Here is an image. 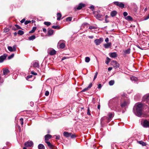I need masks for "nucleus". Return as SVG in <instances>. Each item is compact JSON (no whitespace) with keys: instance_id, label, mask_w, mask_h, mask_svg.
<instances>
[{"instance_id":"nucleus-1","label":"nucleus","mask_w":149,"mask_h":149,"mask_svg":"<svg viewBox=\"0 0 149 149\" xmlns=\"http://www.w3.org/2000/svg\"><path fill=\"white\" fill-rule=\"evenodd\" d=\"M143 104L137 103L134 105L133 111L134 114L138 117H141L142 115V111L143 109Z\"/></svg>"},{"instance_id":"nucleus-2","label":"nucleus","mask_w":149,"mask_h":149,"mask_svg":"<svg viewBox=\"0 0 149 149\" xmlns=\"http://www.w3.org/2000/svg\"><path fill=\"white\" fill-rule=\"evenodd\" d=\"M120 106L122 108L127 106L130 103V101L127 98L124 97L123 96L120 102Z\"/></svg>"},{"instance_id":"nucleus-3","label":"nucleus","mask_w":149,"mask_h":149,"mask_svg":"<svg viewBox=\"0 0 149 149\" xmlns=\"http://www.w3.org/2000/svg\"><path fill=\"white\" fill-rule=\"evenodd\" d=\"M122 97H116L110 100L109 101V104H118L120 102Z\"/></svg>"},{"instance_id":"nucleus-4","label":"nucleus","mask_w":149,"mask_h":149,"mask_svg":"<svg viewBox=\"0 0 149 149\" xmlns=\"http://www.w3.org/2000/svg\"><path fill=\"white\" fill-rule=\"evenodd\" d=\"M141 123L143 127L146 128L149 127V121L146 120H143L142 122L141 121Z\"/></svg>"},{"instance_id":"nucleus-5","label":"nucleus","mask_w":149,"mask_h":149,"mask_svg":"<svg viewBox=\"0 0 149 149\" xmlns=\"http://www.w3.org/2000/svg\"><path fill=\"white\" fill-rule=\"evenodd\" d=\"M108 117H106V118L107 120V123H109L111 120L112 118L114 116V113H108ZM104 118H105V117H104Z\"/></svg>"},{"instance_id":"nucleus-6","label":"nucleus","mask_w":149,"mask_h":149,"mask_svg":"<svg viewBox=\"0 0 149 149\" xmlns=\"http://www.w3.org/2000/svg\"><path fill=\"white\" fill-rule=\"evenodd\" d=\"M47 53L50 55L52 56L56 53V51L52 48H49L47 50Z\"/></svg>"},{"instance_id":"nucleus-7","label":"nucleus","mask_w":149,"mask_h":149,"mask_svg":"<svg viewBox=\"0 0 149 149\" xmlns=\"http://www.w3.org/2000/svg\"><path fill=\"white\" fill-rule=\"evenodd\" d=\"M103 40V39L102 38H100L99 39H96L94 40V42L95 44L97 45H99Z\"/></svg>"},{"instance_id":"nucleus-8","label":"nucleus","mask_w":149,"mask_h":149,"mask_svg":"<svg viewBox=\"0 0 149 149\" xmlns=\"http://www.w3.org/2000/svg\"><path fill=\"white\" fill-rule=\"evenodd\" d=\"M113 3L115 5L119 6L120 8H123L124 7V4L122 2H120L118 1H115L113 2Z\"/></svg>"},{"instance_id":"nucleus-9","label":"nucleus","mask_w":149,"mask_h":149,"mask_svg":"<svg viewBox=\"0 0 149 149\" xmlns=\"http://www.w3.org/2000/svg\"><path fill=\"white\" fill-rule=\"evenodd\" d=\"M143 99L145 100H144L146 102V103L148 104L149 107V94L144 96Z\"/></svg>"},{"instance_id":"nucleus-10","label":"nucleus","mask_w":149,"mask_h":149,"mask_svg":"<svg viewBox=\"0 0 149 149\" xmlns=\"http://www.w3.org/2000/svg\"><path fill=\"white\" fill-rule=\"evenodd\" d=\"M33 145V143L31 141H27L26 142L25 144L24 145L27 147H31Z\"/></svg>"},{"instance_id":"nucleus-11","label":"nucleus","mask_w":149,"mask_h":149,"mask_svg":"<svg viewBox=\"0 0 149 149\" xmlns=\"http://www.w3.org/2000/svg\"><path fill=\"white\" fill-rule=\"evenodd\" d=\"M112 63L114 67L116 68H119V64L116 61H112Z\"/></svg>"},{"instance_id":"nucleus-12","label":"nucleus","mask_w":149,"mask_h":149,"mask_svg":"<svg viewBox=\"0 0 149 149\" xmlns=\"http://www.w3.org/2000/svg\"><path fill=\"white\" fill-rule=\"evenodd\" d=\"M7 55L4 54L0 56V63L3 62V61L6 59Z\"/></svg>"},{"instance_id":"nucleus-13","label":"nucleus","mask_w":149,"mask_h":149,"mask_svg":"<svg viewBox=\"0 0 149 149\" xmlns=\"http://www.w3.org/2000/svg\"><path fill=\"white\" fill-rule=\"evenodd\" d=\"M109 54L110 56L112 58H115L117 56V54L116 52L110 53Z\"/></svg>"},{"instance_id":"nucleus-14","label":"nucleus","mask_w":149,"mask_h":149,"mask_svg":"<svg viewBox=\"0 0 149 149\" xmlns=\"http://www.w3.org/2000/svg\"><path fill=\"white\" fill-rule=\"evenodd\" d=\"M103 17V16L100 14H99L96 15V18L99 20H102L104 19Z\"/></svg>"},{"instance_id":"nucleus-15","label":"nucleus","mask_w":149,"mask_h":149,"mask_svg":"<svg viewBox=\"0 0 149 149\" xmlns=\"http://www.w3.org/2000/svg\"><path fill=\"white\" fill-rule=\"evenodd\" d=\"M85 4L82 3H79L78 6L77 7L76 9L77 10H79L81 9L83 7L85 6Z\"/></svg>"},{"instance_id":"nucleus-16","label":"nucleus","mask_w":149,"mask_h":149,"mask_svg":"<svg viewBox=\"0 0 149 149\" xmlns=\"http://www.w3.org/2000/svg\"><path fill=\"white\" fill-rule=\"evenodd\" d=\"M10 72V71L8 69H3V74L4 75H6L8 73Z\"/></svg>"},{"instance_id":"nucleus-17","label":"nucleus","mask_w":149,"mask_h":149,"mask_svg":"<svg viewBox=\"0 0 149 149\" xmlns=\"http://www.w3.org/2000/svg\"><path fill=\"white\" fill-rule=\"evenodd\" d=\"M52 136L50 134H47L45 135V141H48L49 139L51 138Z\"/></svg>"},{"instance_id":"nucleus-18","label":"nucleus","mask_w":149,"mask_h":149,"mask_svg":"<svg viewBox=\"0 0 149 149\" xmlns=\"http://www.w3.org/2000/svg\"><path fill=\"white\" fill-rule=\"evenodd\" d=\"M58 45L59 46L60 48L61 49H63L65 47V44L63 43H60V42H59L58 43Z\"/></svg>"},{"instance_id":"nucleus-19","label":"nucleus","mask_w":149,"mask_h":149,"mask_svg":"<svg viewBox=\"0 0 149 149\" xmlns=\"http://www.w3.org/2000/svg\"><path fill=\"white\" fill-rule=\"evenodd\" d=\"M33 65L34 67L36 68H38L39 67V63L36 61L33 62Z\"/></svg>"},{"instance_id":"nucleus-20","label":"nucleus","mask_w":149,"mask_h":149,"mask_svg":"<svg viewBox=\"0 0 149 149\" xmlns=\"http://www.w3.org/2000/svg\"><path fill=\"white\" fill-rule=\"evenodd\" d=\"M54 33V31L52 29H49L48 31V35L49 36H51Z\"/></svg>"},{"instance_id":"nucleus-21","label":"nucleus","mask_w":149,"mask_h":149,"mask_svg":"<svg viewBox=\"0 0 149 149\" xmlns=\"http://www.w3.org/2000/svg\"><path fill=\"white\" fill-rule=\"evenodd\" d=\"M111 42H108L107 44H104V46L105 48H108L111 46Z\"/></svg>"},{"instance_id":"nucleus-22","label":"nucleus","mask_w":149,"mask_h":149,"mask_svg":"<svg viewBox=\"0 0 149 149\" xmlns=\"http://www.w3.org/2000/svg\"><path fill=\"white\" fill-rule=\"evenodd\" d=\"M117 12L116 11H112L111 13V17H114L117 14Z\"/></svg>"},{"instance_id":"nucleus-23","label":"nucleus","mask_w":149,"mask_h":149,"mask_svg":"<svg viewBox=\"0 0 149 149\" xmlns=\"http://www.w3.org/2000/svg\"><path fill=\"white\" fill-rule=\"evenodd\" d=\"M70 133H69L66 132H64L63 133L64 135L67 137H70Z\"/></svg>"},{"instance_id":"nucleus-24","label":"nucleus","mask_w":149,"mask_h":149,"mask_svg":"<svg viewBox=\"0 0 149 149\" xmlns=\"http://www.w3.org/2000/svg\"><path fill=\"white\" fill-rule=\"evenodd\" d=\"M61 16V13H57V20H60Z\"/></svg>"},{"instance_id":"nucleus-25","label":"nucleus","mask_w":149,"mask_h":149,"mask_svg":"<svg viewBox=\"0 0 149 149\" xmlns=\"http://www.w3.org/2000/svg\"><path fill=\"white\" fill-rule=\"evenodd\" d=\"M38 149H45V147L42 144H40L38 146Z\"/></svg>"},{"instance_id":"nucleus-26","label":"nucleus","mask_w":149,"mask_h":149,"mask_svg":"<svg viewBox=\"0 0 149 149\" xmlns=\"http://www.w3.org/2000/svg\"><path fill=\"white\" fill-rule=\"evenodd\" d=\"M131 80L132 81H137V78L134 76H132L130 78Z\"/></svg>"},{"instance_id":"nucleus-27","label":"nucleus","mask_w":149,"mask_h":149,"mask_svg":"<svg viewBox=\"0 0 149 149\" xmlns=\"http://www.w3.org/2000/svg\"><path fill=\"white\" fill-rule=\"evenodd\" d=\"M137 142L142 146H146V143L142 141H138Z\"/></svg>"},{"instance_id":"nucleus-28","label":"nucleus","mask_w":149,"mask_h":149,"mask_svg":"<svg viewBox=\"0 0 149 149\" xmlns=\"http://www.w3.org/2000/svg\"><path fill=\"white\" fill-rule=\"evenodd\" d=\"M15 26L16 28H15L14 27H13V29L14 30H15L16 29H21V28L17 24H15Z\"/></svg>"},{"instance_id":"nucleus-29","label":"nucleus","mask_w":149,"mask_h":149,"mask_svg":"<svg viewBox=\"0 0 149 149\" xmlns=\"http://www.w3.org/2000/svg\"><path fill=\"white\" fill-rule=\"evenodd\" d=\"M36 38V36L35 35H32L28 38L29 40H33Z\"/></svg>"},{"instance_id":"nucleus-30","label":"nucleus","mask_w":149,"mask_h":149,"mask_svg":"<svg viewBox=\"0 0 149 149\" xmlns=\"http://www.w3.org/2000/svg\"><path fill=\"white\" fill-rule=\"evenodd\" d=\"M17 34L20 35H22L24 34V32L22 30H19L18 31Z\"/></svg>"},{"instance_id":"nucleus-31","label":"nucleus","mask_w":149,"mask_h":149,"mask_svg":"<svg viewBox=\"0 0 149 149\" xmlns=\"http://www.w3.org/2000/svg\"><path fill=\"white\" fill-rule=\"evenodd\" d=\"M36 27H33L32 30L29 31V33H32L34 32L36 30Z\"/></svg>"},{"instance_id":"nucleus-32","label":"nucleus","mask_w":149,"mask_h":149,"mask_svg":"<svg viewBox=\"0 0 149 149\" xmlns=\"http://www.w3.org/2000/svg\"><path fill=\"white\" fill-rule=\"evenodd\" d=\"M125 18L129 21H131L132 19V18L130 16H127Z\"/></svg>"},{"instance_id":"nucleus-33","label":"nucleus","mask_w":149,"mask_h":149,"mask_svg":"<svg viewBox=\"0 0 149 149\" xmlns=\"http://www.w3.org/2000/svg\"><path fill=\"white\" fill-rule=\"evenodd\" d=\"M45 142L46 143H47V144L48 146H49V147L50 148L52 147V145L50 142L48 141H45Z\"/></svg>"},{"instance_id":"nucleus-34","label":"nucleus","mask_w":149,"mask_h":149,"mask_svg":"<svg viewBox=\"0 0 149 149\" xmlns=\"http://www.w3.org/2000/svg\"><path fill=\"white\" fill-rule=\"evenodd\" d=\"M90 60V58L89 57H87L85 58V61L86 63H88Z\"/></svg>"},{"instance_id":"nucleus-35","label":"nucleus","mask_w":149,"mask_h":149,"mask_svg":"<svg viewBox=\"0 0 149 149\" xmlns=\"http://www.w3.org/2000/svg\"><path fill=\"white\" fill-rule=\"evenodd\" d=\"M44 24L45 25H46L47 26H48L51 24V23L49 22H44Z\"/></svg>"},{"instance_id":"nucleus-36","label":"nucleus","mask_w":149,"mask_h":149,"mask_svg":"<svg viewBox=\"0 0 149 149\" xmlns=\"http://www.w3.org/2000/svg\"><path fill=\"white\" fill-rule=\"evenodd\" d=\"M8 50L10 52H13L14 51L13 50V47L11 46H8Z\"/></svg>"},{"instance_id":"nucleus-37","label":"nucleus","mask_w":149,"mask_h":149,"mask_svg":"<svg viewBox=\"0 0 149 149\" xmlns=\"http://www.w3.org/2000/svg\"><path fill=\"white\" fill-rule=\"evenodd\" d=\"M114 82L113 80H111L109 82V84L110 86L113 85L114 84Z\"/></svg>"},{"instance_id":"nucleus-38","label":"nucleus","mask_w":149,"mask_h":149,"mask_svg":"<svg viewBox=\"0 0 149 149\" xmlns=\"http://www.w3.org/2000/svg\"><path fill=\"white\" fill-rule=\"evenodd\" d=\"M110 59L108 57H107V60L105 61L106 63L107 64H108L110 62Z\"/></svg>"},{"instance_id":"nucleus-39","label":"nucleus","mask_w":149,"mask_h":149,"mask_svg":"<svg viewBox=\"0 0 149 149\" xmlns=\"http://www.w3.org/2000/svg\"><path fill=\"white\" fill-rule=\"evenodd\" d=\"M70 137L72 139L76 137V136L74 134H72L71 133H70Z\"/></svg>"},{"instance_id":"nucleus-40","label":"nucleus","mask_w":149,"mask_h":149,"mask_svg":"<svg viewBox=\"0 0 149 149\" xmlns=\"http://www.w3.org/2000/svg\"><path fill=\"white\" fill-rule=\"evenodd\" d=\"M125 52L126 54H129L130 53V49H127V50H126Z\"/></svg>"},{"instance_id":"nucleus-41","label":"nucleus","mask_w":149,"mask_h":149,"mask_svg":"<svg viewBox=\"0 0 149 149\" xmlns=\"http://www.w3.org/2000/svg\"><path fill=\"white\" fill-rule=\"evenodd\" d=\"M19 121L21 125H23V118H21L19 120Z\"/></svg>"},{"instance_id":"nucleus-42","label":"nucleus","mask_w":149,"mask_h":149,"mask_svg":"<svg viewBox=\"0 0 149 149\" xmlns=\"http://www.w3.org/2000/svg\"><path fill=\"white\" fill-rule=\"evenodd\" d=\"M97 74H98V72H96L95 74V75H94V77L93 81L96 78Z\"/></svg>"},{"instance_id":"nucleus-43","label":"nucleus","mask_w":149,"mask_h":149,"mask_svg":"<svg viewBox=\"0 0 149 149\" xmlns=\"http://www.w3.org/2000/svg\"><path fill=\"white\" fill-rule=\"evenodd\" d=\"M14 56V54H12L10 56H8V59H10L12 58H13Z\"/></svg>"},{"instance_id":"nucleus-44","label":"nucleus","mask_w":149,"mask_h":149,"mask_svg":"<svg viewBox=\"0 0 149 149\" xmlns=\"http://www.w3.org/2000/svg\"><path fill=\"white\" fill-rule=\"evenodd\" d=\"M72 18L71 17H69L66 18V20L67 21H70L72 20Z\"/></svg>"},{"instance_id":"nucleus-45","label":"nucleus","mask_w":149,"mask_h":149,"mask_svg":"<svg viewBox=\"0 0 149 149\" xmlns=\"http://www.w3.org/2000/svg\"><path fill=\"white\" fill-rule=\"evenodd\" d=\"M52 28L54 29H59V27L58 26H52Z\"/></svg>"},{"instance_id":"nucleus-46","label":"nucleus","mask_w":149,"mask_h":149,"mask_svg":"<svg viewBox=\"0 0 149 149\" xmlns=\"http://www.w3.org/2000/svg\"><path fill=\"white\" fill-rule=\"evenodd\" d=\"M31 22V21L30 20H26L24 22V24L25 25H26L28 24L29 23H30Z\"/></svg>"},{"instance_id":"nucleus-47","label":"nucleus","mask_w":149,"mask_h":149,"mask_svg":"<svg viewBox=\"0 0 149 149\" xmlns=\"http://www.w3.org/2000/svg\"><path fill=\"white\" fill-rule=\"evenodd\" d=\"M96 28H97L95 26H90L89 27V29H96Z\"/></svg>"},{"instance_id":"nucleus-48","label":"nucleus","mask_w":149,"mask_h":149,"mask_svg":"<svg viewBox=\"0 0 149 149\" xmlns=\"http://www.w3.org/2000/svg\"><path fill=\"white\" fill-rule=\"evenodd\" d=\"M87 114V115H91V113H90V110L89 108V107H88V108Z\"/></svg>"},{"instance_id":"nucleus-49","label":"nucleus","mask_w":149,"mask_h":149,"mask_svg":"<svg viewBox=\"0 0 149 149\" xmlns=\"http://www.w3.org/2000/svg\"><path fill=\"white\" fill-rule=\"evenodd\" d=\"M16 47H17V46L16 45H14L13 46V50H14V51H16Z\"/></svg>"},{"instance_id":"nucleus-50","label":"nucleus","mask_w":149,"mask_h":149,"mask_svg":"<svg viewBox=\"0 0 149 149\" xmlns=\"http://www.w3.org/2000/svg\"><path fill=\"white\" fill-rule=\"evenodd\" d=\"M49 92L48 91H45V95L46 96H48L49 95Z\"/></svg>"},{"instance_id":"nucleus-51","label":"nucleus","mask_w":149,"mask_h":149,"mask_svg":"<svg viewBox=\"0 0 149 149\" xmlns=\"http://www.w3.org/2000/svg\"><path fill=\"white\" fill-rule=\"evenodd\" d=\"M33 77V76L32 75H29V76H28L26 78V79L27 80H29V78H31L32 77Z\"/></svg>"},{"instance_id":"nucleus-52","label":"nucleus","mask_w":149,"mask_h":149,"mask_svg":"<svg viewBox=\"0 0 149 149\" xmlns=\"http://www.w3.org/2000/svg\"><path fill=\"white\" fill-rule=\"evenodd\" d=\"M89 89L88 88V87H87V88H84V89H83L82 91V92H85L87 90H88Z\"/></svg>"},{"instance_id":"nucleus-53","label":"nucleus","mask_w":149,"mask_h":149,"mask_svg":"<svg viewBox=\"0 0 149 149\" xmlns=\"http://www.w3.org/2000/svg\"><path fill=\"white\" fill-rule=\"evenodd\" d=\"M149 18V14H148V15L146 16L145 18H144V20H146L147 19H148Z\"/></svg>"},{"instance_id":"nucleus-54","label":"nucleus","mask_w":149,"mask_h":149,"mask_svg":"<svg viewBox=\"0 0 149 149\" xmlns=\"http://www.w3.org/2000/svg\"><path fill=\"white\" fill-rule=\"evenodd\" d=\"M31 74L34 75H37V73L36 72H34L33 71H32L31 72Z\"/></svg>"},{"instance_id":"nucleus-55","label":"nucleus","mask_w":149,"mask_h":149,"mask_svg":"<svg viewBox=\"0 0 149 149\" xmlns=\"http://www.w3.org/2000/svg\"><path fill=\"white\" fill-rule=\"evenodd\" d=\"M128 15L127 13V12H125L123 13V15L124 16H126Z\"/></svg>"},{"instance_id":"nucleus-56","label":"nucleus","mask_w":149,"mask_h":149,"mask_svg":"<svg viewBox=\"0 0 149 149\" xmlns=\"http://www.w3.org/2000/svg\"><path fill=\"white\" fill-rule=\"evenodd\" d=\"M89 8L93 10L94 9V7L93 6H91L89 7Z\"/></svg>"},{"instance_id":"nucleus-57","label":"nucleus","mask_w":149,"mask_h":149,"mask_svg":"<svg viewBox=\"0 0 149 149\" xmlns=\"http://www.w3.org/2000/svg\"><path fill=\"white\" fill-rule=\"evenodd\" d=\"M102 87V85L101 84H99L98 85L97 88L99 89L101 88Z\"/></svg>"},{"instance_id":"nucleus-58","label":"nucleus","mask_w":149,"mask_h":149,"mask_svg":"<svg viewBox=\"0 0 149 149\" xmlns=\"http://www.w3.org/2000/svg\"><path fill=\"white\" fill-rule=\"evenodd\" d=\"M92 83H90L87 87L88 88V89H89V88H90L92 87Z\"/></svg>"},{"instance_id":"nucleus-59","label":"nucleus","mask_w":149,"mask_h":149,"mask_svg":"<svg viewBox=\"0 0 149 149\" xmlns=\"http://www.w3.org/2000/svg\"><path fill=\"white\" fill-rule=\"evenodd\" d=\"M105 41L106 42H109V38H107L105 40Z\"/></svg>"},{"instance_id":"nucleus-60","label":"nucleus","mask_w":149,"mask_h":149,"mask_svg":"<svg viewBox=\"0 0 149 149\" xmlns=\"http://www.w3.org/2000/svg\"><path fill=\"white\" fill-rule=\"evenodd\" d=\"M25 19H22L21 21H20V22L21 23H23V22H25Z\"/></svg>"},{"instance_id":"nucleus-61","label":"nucleus","mask_w":149,"mask_h":149,"mask_svg":"<svg viewBox=\"0 0 149 149\" xmlns=\"http://www.w3.org/2000/svg\"><path fill=\"white\" fill-rule=\"evenodd\" d=\"M60 138V136H56V139H59Z\"/></svg>"},{"instance_id":"nucleus-62","label":"nucleus","mask_w":149,"mask_h":149,"mask_svg":"<svg viewBox=\"0 0 149 149\" xmlns=\"http://www.w3.org/2000/svg\"><path fill=\"white\" fill-rule=\"evenodd\" d=\"M112 69V67H109L108 68V70L109 71L111 70Z\"/></svg>"},{"instance_id":"nucleus-63","label":"nucleus","mask_w":149,"mask_h":149,"mask_svg":"<svg viewBox=\"0 0 149 149\" xmlns=\"http://www.w3.org/2000/svg\"><path fill=\"white\" fill-rule=\"evenodd\" d=\"M43 31L44 32H46L47 30L45 28H43L42 29Z\"/></svg>"},{"instance_id":"nucleus-64","label":"nucleus","mask_w":149,"mask_h":149,"mask_svg":"<svg viewBox=\"0 0 149 149\" xmlns=\"http://www.w3.org/2000/svg\"><path fill=\"white\" fill-rule=\"evenodd\" d=\"M88 24L87 23H84L83 24V25H84V26H86Z\"/></svg>"}]
</instances>
